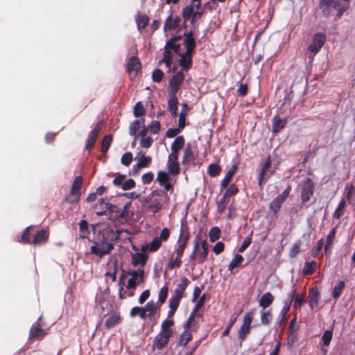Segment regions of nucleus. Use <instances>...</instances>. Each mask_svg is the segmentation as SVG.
Here are the masks:
<instances>
[{"label": "nucleus", "instance_id": "obj_1", "mask_svg": "<svg viewBox=\"0 0 355 355\" xmlns=\"http://www.w3.org/2000/svg\"><path fill=\"white\" fill-rule=\"evenodd\" d=\"M168 173L164 171H159L157 175V181L165 191H172L173 187L172 179L169 175H178V137L172 144V152L168 156L167 162Z\"/></svg>", "mask_w": 355, "mask_h": 355}, {"label": "nucleus", "instance_id": "obj_2", "mask_svg": "<svg viewBox=\"0 0 355 355\" xmlns=\"http://www.w3.org/2000/svg\"><path fill=\"white\" fill-rule=\"evenodd\" d=\"M99 241H94L90 248L89 254L100 258L109 254L114 249V241L118 239V234L112 229H105L100 232Z\"/></svg>", "mask_w": 355, "mask_h": 355}, {"label": "nucleus", "instance_id": "obj_3", "mask_svg": "<svg viewBox=\"0 0 355 355\" xmlns=\"http://www.w3.org/2000/svg\"><path fill=\"white\" fill-rule=\"evenodd\" d=\"M173 320H164L161 324V329L159 334L154 338L153 347L159 350L164 348L169 342L173 335L172 327L174 325Z\"/></svg>", "mask_w": 355, "mask_h": 355}, {"label": "nucleus", "instance_id": "obj_4", "mask_svg": "<svg viewBox=\"0 0 355 355\" xmlns=\"http://www.w3.org/2000/svg\"><path fill=\"white\" fill-rule=\"evenodd\" d=\"M183 45L186 49V51L181 56V59L179 60V65L182 67L184 70L187 71L191 67L192 54L196 47V41L192 32L184 35Z\"/></svg>", "mask_w": 355, "mask_h": 355}, {"label": "nucleus", "instance_id": "obj_5", "mask_svg": "<svg viewBox=\"0 0 355 355\" xmlns=\"http://www.w3.org/2000/svg\"><path fill=\"white\" fill-rule=\"evenodd\" d=\"M178 73L174 74L170 80L168 94L169 99L168 101V110L173 116L178 115Z\"/></svg>", "mask_w": 355, "mask_h": 355}, {"label": "nucleus", "instance_id": "obj_6", "mask_svg": "<svg viewBox=\"0 0 355 355\" xmlns=\"http://www.w3.org/2000/svg\"><path fill=\"white\" fill-rule=\"evenodd\" d=\"M178 35L173 36L166 44L164 58L162 62L165 63L167 68H171L173 60V53H178Z\"/></svg>", "mask_w": 355, "mask_h": 355}, {"label": "nucleus", "instance_id": "obj_7", "mask_svg": "<svg viewBox=\"0 0 355 355\" xmlns=\"http://www.w3.org/2000/svg\"><path fill=\"white\" fill-rule=\"evenodd\" d=\"M83 179L82 176H76L74 178L70 193L67 198V201L70 204L76 203L80 200V189L83 186Z\"/></svg>", "mask_w": 355, "mask_h": 355}, {"label": "nucleus", "instance_id": "obj_8", "mask_svg": "<svg viewBox=\"0 0 355 355\" xmlns=\"http://www.w3.org/2000/svg\"><path fill=\"white\" fill-rule=\"evenodd\" d=\"M320 5L326 15H329V11L327 9L329 6H332L335 10H338V15L339 17L347 9V6H342L338 0H321Z\"/></svg>", "mask_w": 355, "mask_h": 355}, {"label": "nucleus", "instance_id": "obj_9", "mask_svg": "<svg viewBox=\"0 0 355 355\" xmlns=\"http://www.w3.org/2000/svg\"><path fill=\"white\" fill-rule=\"evenodd\" d=\"M42 317H40L33 324L29 331V339L42 340L47 334L46 331L42 327Z\"/></svg>", "mask_w": 355, "mask_h": 355}, {"label": "nucleus", "instance_id": "obj_10", "mask_svg": "<svg viewBox=\"0 0 355 355\" xmlns=\"http://www.w3.org/2000/svg\"><path fill=\"white\" fill-rule=\"evenodd\" d=\"M200 6V0H192L191 4L187 6L182 11V16L184 19L187 20L197 15L200 17L202 12L198 11Z\"/></svg>", "mask_w": 355, "mask_h": 355}, {"label": "nucleus", "instance_id": "obj_11", "mask_svg": "<svg viewBox=\"0 0 355 355\" xmlns=\"http://www.w3.org/2000/svg\"><path fill=\"white\" fill-rule=\"evenodd\" d=\"M326 37L324 34L318 33L314 35L311 44L308 47V50L311 53H316L323 46Z\"/></svg>", "mask_w": 355, "mask_h": 355}, {"label": "nucleus", "instance_id": "obj_12", "mask_svg": "<svg viewBox=\"0 0 355 355\" xmlns=\"http://www.w3.org/2000/svg\"><path fill=\"white\" fill-rule=\"evenodd\" d=\"M253 318V312H248L243 318V323L239 330V335L241 340H243L247 334L250 333V324Z\"/></svg>", "mask_w": 355, "mask_h": 355}, {"label": "nucleus", "instance_id": "obj_13", "mask_svg": "<svg viewBox=\"0 0 355 355\" xmlns=\"http://www.w3.org/2000/svg\"><path fill=\"white\" fill-rule=\"evenodd\" d=\"M101 131V127L98 123L96 125L94 128L89 133L86 141L85 150L90 152L96 142L97 138Z\"/></svg>", "mask_w": 355, "mask_h": 355}, {"label": "nucleus", "instance_id": "obj_14", "mask_svg": "<svg viewBox=\"0 0 355 355\" xmlns=\"http://www.w3.org/2000/svg\"><path fill=\"white\" fill-rule=\"evenodd\" d=\"M33 238L32 239L31 245H42L48 241L49 232L47 230L42 228L35 234L33 233Z\"/></svg>", "mask_w": 355, "mask_h": 355}, {"label": "nucleus", "instance_id": "obj_15", "mask_svg": "<svg viewBox=\"0 0 355 355\" xmlns=\"http://www.w3.org/2000/svg\"><path fill=\"white\" fill-rule=\"evenodd\" d=\"M291 187L288 186L287 189L279 196L276 197L270 203V207L274 211L277 213L281 207L283 202L287 198L289 195Z\"/></svg>", "mask_w": 355, "mask_h": 355}, {"label": "nucleus", "instance_id": "obj_16", "mask_svg": "<svg viewBox=\"0 0 355 355\" xmlns=\"http://www.w3.org/2000/svg\"><path fill=\"white\" fill-rule=\"evenodd\" d=\"M141 69V62L139 59L136 56L131 57L126 64V71L131 75L136 76Z\"/></svg>", "mask_w": 355, "mask_h": 355}, {"label": "nucleus", "instance_id": "obj_17", "mask_svg": "<svg viewBox=\"0 0 355 355\" xmlns=\"http://www.w3.org/2000/svg\"><path fill=\"white\" fill-rule=\"evenodd\" d=\"M314 184L311 179H307L303 185L302 199L303 202L308 201L313 193Z\"/></svg>", "mask_w": 355, "mask_h": 355}, {"label": "nucleus", "instance_id": "obj_18", "mask_svg": "<svg viewBox=\"0 0 355 355\" xmlns=\"http://www.w3.org/2000/svg\"><path fill=\"white\" fill-rule=\"evenodd\" d=\"M136 159L137 160V164L135 165V168H137L148 167L152 162L151 157L146 156L142 150L137 154Z\"/></svg>", "mask_w": 355, "mask_h": 355}, {"label": "nucleus", "instance_id": "obj_19", "mask_svg": "<svg viewBox=\"0 0 355 355\" xmlns=\"http://www.w3.org/2000/svg\"><path fill=\"white\" fill-rule=\"evenodd\" d=\"M121 321V317L120 314L116 312H112L105 322V327L107 329H110L119 324Z\"/></svg>", "mask_w": 355, "mask_h": 355}, {"label": "nucleus", "instance_id": "obj_20", "mask_svg": "<svg viewBox=\"0 0 355 355\" xmlns=\"http://www.w3.org/2000/svg\"><path fill=\"white\" fill-rule=\"evenodd\" d=\"M147 259L148 257L145 253L137 252L132 254V264L135 267L140 266L144 268L147 262Z\"/></svg>", "mask_w": 355, "mask_h": 355}, {"label": "nucleus", "instance_id": "obj_21", "mask_svg": "<svg viewBox=\"0 0 355 355\" xmlns=\"http://www.w3.org/2000/svg\"><path fill=\"white\" fill-rule=\"evenodd\" d=\"M205 295H202L200 300H198V303L196 304V308L189 316V319L187 320L186 324H184V328L187 329H190L193 326V321L194 318L196 316V313L198 311V310L202 306L205 302Z\"/></svg>", "mask_w": 355, "mask_h": 355}, {"label": "nucleus", "instance_id": "obj_22", "mask_svg": "<svg viewBox=\"0 0 355 355\" xmlns=\"http://www.w3.org/2000/svg\"><path fill=\"white\" fill-rule=\"evenodd\" d=\"M101 205H103L105 208L108 209L110 218L111 220H118V215H119L121 209L118 206L110 204L109 202H105V200H102Z\"/></svg>", "mask_w": 355, "mask_h": 355}, {"label": "nucleus", "instance_id": "obj_23", "mask_svg": "<svg viewBox=\"0 0 355 355\" xmlns=\"http://www.w3.org/2000/svg\"><path fill=\"white\" fill-rule=\"evenodd\" d=\"M270 165H271V162H270V157H268L266 159L265 164L262 168V170L260 173V176H259V184H261V182L263 180V179L269 178L273 173L272 170H269V168H270Z\"/></svg>", "mask_w": 355, "mask_h": 355}, {"label": "nucleus", "instance_id": "obj_24", "mask_svg": "<svg viewBox=\"0 0 355 355\" xmlns=\"http://www.w3.org/2000/svg\"><path fill=\"white\" fill-rule=\"evenodd\" d=\"M33 227H27L23 232L21 238L18 240L19 242L23 244H31V236H33Z\"/></svg>", "mask_w": 355, "mask_h": 355}, {"label": "nucleus", "instance_id": "obj_25", "mask_svg": "<svg viewBox=\"0 0 355 355\" xmlns=\"http://www.w3.org/2000/svg\"><path fill=\"white\" fill-rule=\"evenodd\" d=\"M238 192V189L235 184H231L230 187L227 189L226 192L224 194L223 198H222V202H223V207L220 208V211H223L225 208L228 200L227 198L232 196L235 195Z\"/></svg>", "mask_w": 355, "mask_h": 355}, {"label": "nucleus", "instance_id": "obj_26", "mask_svg": "<svg viewBox=\"0 0 355 355\" xmlns=\"http://www.w3.org/2000/svg\"><path fill=\"white\" fill-rule=\"evenodd\" d=\"M189 236V233L188 231V227L185 224L182 223L181 227V233L179 238V247H180L182 250L185 247Z\"/></svg>", "mask_w": 355, "mask_h": 355}, {"label": "nucleus", "instance_id": "obj_27", "mask_svg": "<svg viewBox=\"0 0 355 355\" xmlns=\"http://www.w3.org/2000/svg\"><path fill=\"white\" fill-rule=\"evenodd\" d=\"M178 309V289L175 290L174 296L170 300V310L168 312L167 319L172 320L171 318L174 315Z\"/></svg>", "mask_w": 355, "mask_h": 355}, {"label": "nucleus", "instance_id": "obj_28", "mask_svg": "<svg viewBox=\"0 0 355 355\" xmlns=\"http://www.w3.org/2000/svg\"><path fill=\"white\" fill-rule=\"evenodd\" d=\"M178 27V16L173 17V15H170L165 21L164 30L165 32L173 30Z\"/></svg>", "mask_w": 355, "mask_h": 355}, {"label": "nucleus", "instance_id": "obj_29", "mask_svg": "<svg viewBox=\"0 0 355 355\" xmlns=\"http://www.w3.org/2000/svg\"><path fill=\"white\" fill-rule=\"evenodd\" d=\"M201 246H202L201 252H200L199 253L194 252L195 258L197 259V261L199 263L203 262V261L207 257V253H208V245H207V242L206 241H203L202 242Z\"/></svg>", "mask_w": 355, "mask_h": 355}, {"label": "nucleus", "instance_id": "obj_30", "mask_svg": "<svg viewBox=\"0 0 355 355\" xmlns=\"http://www.w3.org/2000/svg\"><path fill=\"white\" fill-rule=\"evenodd\" d=\"M319 301V291L318 288H313L311 289L309 295V302L311 309L317 306Z\"/></svg>", "mask_w": 355, "mask_h": 355}, {"label": "nucleus", "instance_id": "obj_31", "mask_svg": "<svg viewBox=\"0 0 355 355\" xmlns=\"http://www.w3.org/2000/svg\"><path fill=\"white\" fill-rule=\"evenodd\" d=\"M149 17L145 14H139L136 17V23L139 30L145 28L149 23Z\"/></svg>", "mask_w": 355, "mask_h": 355}, {"label": "nucleus", "instance_id": "obj_32", "mask_svg": "<svg viewBox=\"0 0 355 355\" xmlns=\"http://www.w3.org/2000/svg\"><path fill=\"white\" fill-rule=\"evenodd\" d=\"M144 123V119H137L133 121L129 127V134L131 136L135 137L138 130L140 128L141 125H143Z\"/></svg>", "mask_w": 355, "mask_h": 355}, {"label": "nucleus", "instance_id": "obj_33", "mask_svg": "<svg viewBox=\"0 0 355 355\" xmlns=\"http://www.w3.org/2000/svg\"><path fill=\"white\" fill-rule=\"evenodd\" d=\"M131 278L138 281V284H143L145 282V272L144 268L133 270L131 274Z\"/></svg>", "mask_w": 355, "mask_h": 355}, {"label": "nucleus", "instance_id": "obj_34", "mask_svg": "<svg viewBox=\"0 0 355 355\" xmlns=\"http://www.w3.org/2000/svg\"><path fill=\"white\" fill-rule=\"evenodd\" d=\"M162 207V205L160 202L157 201V200H152L150 199L149 204L147 205V211L148 212L152 213L153 214H155L157 213L159 210L161 209Z\"/></svg>", "mask_w": 355, "mask_h": 355}, {"label": "nucleus", "instance_id": "obj_35", "mask_svg": "<svg viewBox=\"0 0 355 355\" xmlns=\"http://www.w3.org/2000/svg\"><path fill=\"white\" fill-rule=\"evenodd\" d=\"M286 123V119H281L275 117L273 119L272 132L274 133H278L282 129H283Z\"/></svg>", "mask_w": 355, "mask_h": 355}, {"label": "nucleus", "instance_id": "obj_36", "mask_svg": "<svg viewBox=\"0 0 355 355\" xmlns=\"http://www.w3.org/2000/svg\"><path fill=\"white\" fill-rule=\"evenodd\" d=\"M112 141V137L111 135H105L101 141V152L106 154Z\"/></svg>", "mask_w": 355, "mask_h": 355}, {"label": "nucleus", "instance_id": "obj_37", "mask_svg": "<svg viewBox=\"0 0 355 355\" xmlns=\"http://www.w3.org/2000/svg\"><path fill=\"white\" fill-rule=\"evenodd\" d=\"M237 169L236 165H233L231 168L229 170L228 173H227L225 178L223 179L221 186L223 188H226L227 185L229 184L232 176L234 175Z\"/></svg>", "mask_w": 355, "mask_h": 355}, {"label": "nucleus", "instance_id": "obj_38", "mask_svg": "<svg viewBox=\"0 0 355 355\" xmlns=\"http://www.w3.org/2000/svg\"><path fill=\"white\" fill-rule=\"evenodd\" d=\"M130 315L132 318L139 315L141 319H145L147 317V313H145L144 307L135 306L131 309Z\"/></svg>", "mask_w": 355, "mask_h": 355}, {"label": "nucleus", "instance_id": "obj_39", "mask_svg": "<svg viewBox=\"0 0 355 355\" xmlns=\"http://www.w3.org/2000/svg\"><path fill=\"white\" fill-rule=\"evenodd\" d=\"M145 313H147V317L151 318L155 315L157 311V306L153 301L148 302L144 307Z\"/></svg>", "mask_w": 355, "mask_h": 355}, {"label": "nucleus", "instance_id": "obj_40", "mask_svg": "<svg viewBox=\"0 0 355 355\" xmlns=\"http://www.w3.org/2000/svg\"><path fill=\"white\" fill-rule=\"evenodd\" d=\"M273 301V297L270 293L264 294L259 300V305L263 308L269 306Z\"/></svg>", "mask_w": 355, "mask_h": 355}, {"label": "nucleus", "instance_id": "obj_41", "mask_svg": "<svg viewBox=\"0 0 355 355\" xmlns=\"http://www.w3.org/2000/svg\"><path fill=\"white\" fill-rule=\"evenodd\" d=\"M102 200H104L103 198H101L98 203H96L94 209H95V212L98 216H103L105 215L106 213L108 211V209L105 208L103 205H101L102 202Z\"/></svg>", "mask_w": 355, "mask_h": 355}, {"label": "nucleus", "instance_id": "obj_42", "mask_svg": "<svg viewBox=\"0 0 355 355\" xmlns=\"http://www.w3.org/2000/svg\"><path fill=\"white\" fill-rule=\"evenodd\" d=\"M193 160V155L191 150L190 144L185 149L184 155L182 159V164H186Z\"/></svg>", "mask_w": 355, "mask_h": 355}, {"label": "nucleus", "instance_id": "obj_43", "mask_svg": "<svg viewBox=\"0 0 355 355\" xmlns=\"http://www.w3.org/2000/svg\"><path fill=\"white\" fill-rule=\"evenodd\" d=\"M146 112V110L142 105V103L139 101L137 102L134 107V116L135 117H139L143 116Z\"/></svg>", "mask_w": 355, "mask_h": 355}, {"label": "nucleus", "instance_id": "obj_44", "mask_svg": "<svg viewBox=\"0 0 355 355\" xmlns=\"http://www.w3.org/2000/svg\"><path fill=\"white\" fill-rule=\"evenodd\" d=\"M243 258L240 254H236L235 257L233 259L232 262L230 263L229 266V270H232L234 268L238 267L241 265V262L243 261Z\"/></svg>", "mask_w": 355, "mask_h": 355}, {"label": "nucleus", "instance_id": "obj_45", "mask_svg": "<svg viewBox=\"0 0 355 355\" xmlns=\"http://www.w3.org/2000/svg\"><path fill=\"white\" fill-rule=\"evenodd\" d=\"M163 77H164L163 71L158 69L154 70L152 73V79H153V82H155V83H160L162 80Z\"/></svg>", "mask_w": 355, "mask_h": 355}, {"label": "nucleus", "instance_id": "obj_46", "mask_svg": "<svg viewBox=\"0 0 355 355\" xmlns=\"http://www.w3.org/2000/svg\"><path fill=\"white\" fill-rule=\"evenodd\" d=\"M162 241L158 236L154 238L151 243H150V250L152 252L157 250L161 245Z\"/></svg>", "mask_w": 355, "mask_h": 355}, {"label": "nucleus", "instance_id": "obj_47", "mask_svg": "<svg viewBox=\"0 0 355 355\" xmlns=\"http://www.w3.org/2000/svg\"><path fill=\"white\" fill-rule=\"evenodd\" d=\"M168 295V287H162L159 293V302L162 304L165 302Z\"/></svg>", "mask_w": 355, "mask_h": 355}, {"label": "nucleus", "instance_id": "obj_48", "mask_svg": "<svg viewBox=\"0 0 355 355\" xmlns=\"http://www.w3.org/2000/svg\"><path fill=\"white\" fill-rule=\"evenodd\" d=\"M191 339V334L190 331L186 330L181 335V339L179 341L180 345H185L187 342Z\"/></svg>", "mask_w": 355, "mask_h": 355}, {"label": "nucleus", "instance_id": "obj_49", "mask_svg": "<svg viewBox=\"0 0 355 355\" xmlns=\"http://www.w3.org/2000/svg\"><path fill=\"white\" fill-rule=\"evenodd\" d=\"M121 163L128 166H129L132 161V155L131 153H124L121 159Z\"/></svg>", "mask_w": 355, "mask_h": 355}, {"label": "nucleus", "instance_id": "obj_50", "mask_svg": "<svg viewBox=\"0 0 355 355\" xmlns=\"http://www.w3.org/2000/svg\"><path fill=\"white\" fill-rule=\"evenodd\" d=\"M220 229L218 227H214L212 228L209 232V239L211 241L214 242L216 240H217L220 236Z\"/></svg>", "mask_w": 355, "mask_h": 355}, {"label": "nucleus", "instance_id": "obj_51", "mask_svg": "<svg viewBox=\"0 0 355 355\" xmlns=\"http://www.w3.org/2000/svg\"><path fill=\"white\" fill-rule=\"evenodd\" d=\"M221 168L218 164H211L209 166V173L211 176L214 177L219 174Z\"/></svg>", "mask_w": 355, "mask_h": 355}, {"label": "nucleus", "instance_id": "obj_52", "mask_svg": "<svg viewBox=\"0 0 355 355\" xmlns=\"http://www.w3.org/2000/svg\"><path fill=\"white\" fill-rule=\"evenodd\" d=\"M344 287H345L344 282H340L338 285L336 287H335L333 291V293H332L333 297L334 298L338 297L340 295L341 292H342L343 289L344 288Z\"/></svg>", "mask_w": 355, "mask_h": 355}, {"label": "nucleus", "instance_id": "obj_53", "mask_svg": "<svg viewBox=\"0 0 355 355\" xmlns=\"http://www.w3.org/2000/svg\"><path fill=\"white\" fill-rule=\"evenodd\" d=\"M151 132L157 134L160 130V123L158 121H153L148 128Z\"/></svg>", "mask_w": 355, "mask_h": 355}, {"label": "nucleus", "instance_id": "obj_54", "mask_svg": "<svg viewBox=\"0 0 355 355\" xmlns=\"http://www.w3.org/2000/svg\"><path fill=\"white\" fill-rule=\"evenodd\" d=\"M315 266H316V264H315V262H313V261L307 262L306 263V266H305L304 270V274H306V275H311V274H312L313 272L314 271L315 268Z\"/></svg>", "mask_w": 355, "mask_h": 355}, {"label": "nucleus", "instance_id": "obj_55", "mask_svg": "<svg viewBox=\"0 0 355 355\" xmlns=\"http://www.w3.org/2000/svg\"><path fill=\"white\" fill-rule=\"evenodd\" d=\"M272 318V315L270 311H262L261 315V323L263 324H268Z\"/></svg>", "mask_w": 355, "mask_h": 355}, {"label": "nucleus", "instance_id": "obj_56", "mask_svg": "<svg viewBox=\"0 0 355 355\" xmlns=\"http://www.w3.org/2000/svg\"><path fill=\"white\" fill-rule=\"evenodd\" d=\"M135 187V182L133 179H129L121 186V188L123 191H127L133 189Z\"/></svg>", "mask_w": 355, "mask_h": 355}, {"label": "nucleus", "instance_id": "obj_57", "mask_svg": "<svg viewBox=\"0 0 355 355\" xmlns=\"http://www.w3.org/2000/svg\"><path fill=\"white\" fill-rule=\"evenodd\" d=\"M345 206V201L344 200H342L336 209V210L334 212V217L336 218H339L340 216L343 214V209Z\"/></svg>", "mask_w": 355, "mask_h": 355}, {"label": "nucleus", "instance_id": "obj_58", "mask_svg": "<svg viewBox=\"0 0 355 355\" xmlns=\"http://www.w3.org/2000/svg\"><path fill=\"white\" fill-rule=\"evenodd\" d=\"M332 332L331 331H326L322 336V341L325 346H328L332 339Z\"/></svg>", "mask_w": 355, "mask_h": 355}, {"label": "nucleus", "instance_id": "obj_59", "mask_svg": "<svg viewBox=\"0 0 355 355\" xmlns=\"http://www.w3.org/2000/svg\"><path fill=\"white\" fill-rule=\"evenodd\" d=\"M153 139L151 137H144L141 140V146L143 148H148L151 146Z\"/></svg>", "mask_w": 355, "mask_h": 355}, {"label": "nucleus", "instance_id": "obj_60", "mask_svg": "<svg viewBox=\"0 0 355 355\" xmlns=\"http://www.w3.org/2000/svg\"><path fill=\"white\" fill-rule=\"evenodd\" d=\"M153 173L152 172H148L142 175V182L145 184H149L153 181Z\"/></svg>", "mask_w": 355, "mask_h": 355}, {"label": "nucleus", "instance_id": "obj_61", "mask_svg": "<svg viewBox=\"0 0 355 355\" xmlns=\"http://www.w3.org/2000/svg\"><path fill=\"white\" fill-rule=\"evenodd\" d=\"M189 110H190V108L188 107V105L187 104L184 103L182 105V112L179 114V119L186 121V116H187Z\"/></svg>", "mask_w": 355, "mask_h": 355}, {"label": "nucleus", "instance_id": "obj_62", "mask_svg": "<svg viewBox=\"0 0 355 355\" xmlns=\"http://www.w3.org/2000/svg\"><path fill=\"white\" fill-rule=\"evenodd\" d=\"M130 206V203L126 204L123 208L120 209L119 215H118V220L122 218H126L128 217V209Z\"/></svg>", "mask_w": 355, "mask_h": 355}, {"label": "nucleus", "instance_id": "obj_63", "mask_svg": "<svg viewBox=\"0 0 355 355\" xmlns=\"http://www.w3.org/2000/svg\"><path fill=\"white\" fill-rule=\"evenodd\" d=\"M138 284V281L136 279H134V278H130L128 281V284L126 285L127 290H135Z\"/></svg>", "mask_w": 355, "mask_h": 355}, {"label": "nucleus", "instance_id": "obj_64", "mask_svg": "<svg viewBox=\"0 0 355 355\" xmlns=\"http://www.w3.org/2000/svg\"><path fill=\"white\" fill-rule=\"evenodd\" d=\"M150 296V291L149 290H145L139 296V303L142 304H144L146 300Z\"/></svg>", "mask_w": 355, "mask_h": 355}]
</instances>
